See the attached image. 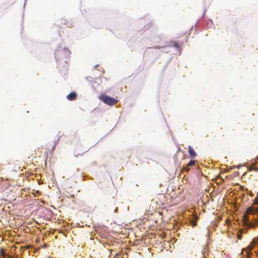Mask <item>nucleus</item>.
Returning <instances> with one entry per match:
<instances>
[{"label": "nucleus", "instance_id": "obj_4", "mask_svg": "<svg viewBox=\"0 0 258 258\" xmlns=\"http://www.w3.org/2000/svg\"><path fill=\"white\" fill-rule=\"evenodd\" d=\"M255 243L256 241H255L254 239H253L251 243L248 246V250H246V254L247 255V258H250V254H251L250 251L253 249V246L255 244Z\"/></svg>", "mask_w": 258, "mask_h": 258}, {"label": "nucleus", "instance_id": "obj_14", "mask_svg": "<svg viewBox=\"0 0 258 258\" xmlns=\"http://www.w3.org/2000/svg\"><path fill=\"white\" fill-rule=\"evenodd\" d=\"M11 1V3H13V0H10Z\"/></svg>", "mask_w": 258, "mask_h": 258}, {"label": "nucleus", "instance_id": "obj_11", "mask_svg": "<svg viewBox=\"0 0 258 258\" xmlns=\"http://www.w3.org/2000/svg\"><path fill=\"white\" fill-rule=\"evenodd\" d=\"M1 255H2V256H4L5 255V253L4 252V250L3 249L1 250Z\"/></svg>", "mask_w": 258, "mask_h": 258}, {"label": "nucleus", "instance_id": "obj_10", "mask_svg": "<svg viewBox=\"0 0 258 258\" xmlns=\"http://www.w3.org/2000/svg\"><path fill=\"white\" fill-rule=\"evenodd\" d=\"M254 205H258V197L256 198L254 201Z\"/></svg>", "mask_w": 258, "mask_h": 258}, {"label": "nucleus", "instance_id": "obj_1", "mask_svg": "<svg viewBox=\"0 0 258 258\" xmlns=\"http://www.w3.org/2000/svg\"><path fill=\"white\" fill-rule=\"evenodd\" d=\"M246 214L254 215L258 214V208L249 207L247 211ZM243 223L245 226H248L249 228H253L258 227V218H256L253 222L250 221L249 218L246 215H245L242 219Z\"/></svg>", "mask_w": 258, "mask_h": 258}, {"label": "nucleus", "instance_id": "obj_5", "mask_svg": "<svg viewBox=\"0 0 258 258\" xmlns=\"http://www.w3.org/2000/svg\"><path fill=\"white\" fill-rule=\"evenodd\" d=\"M77 94L75 92H72L67 96V98L70 101H74L77 99Z\"/></svg>", "mask_w": 258, "mask_h": 258}, {"label": "nucleus", "instance_id": "obj_2", "mask_svg": "<svg viewBox=\"0 0 258 258\" xmlns=\"http://www.w3.org/2000/svg\"><path fill=\"white\" fill-rule=\"evenodd\" d=\"M71 51L68 48H60L57 49L54 53L55 58L58 62L59 68H60V61H63L66 63L65 67H67V61L70 56Z\"/></svg>", "mask_w": 258, "mask_h": 258}, {"label": "nucleus", "instance_id": "obj_7", "mask_svg": "<svg viewBox=\"0 0 258 258\" xmlns=\"http://www.w3.org/2000/svg\"><path fill=\"white\" fill-rule=\"evenodd\" d=\"M195 164V161L190 160L187 164V166H191Z\"/></svg>", "mask_w": 258, "mask_h": 258}, {"label": "nucleus", "instance_id": "obj_8", "mask_svg": "<svg viewBox=\"0 0 258 258\" xmlns=\"http://www.w3.org/2000/svg\"><path fill=\"white\" fill-rule=\"evenodd\" d=\"M173 46L174 47H176L177 48H179V46L178 43L176 42V41H173Z\"/></svg>", "mask_w": 258, "mask_h": 258}, {"label": "nucleus", "instance_id": "obj_6", "mask_svg": "<svg viewBox=\"0 0 258 258\" xmlns=\"http://www.w3.org/2000/svg\"><path fill=\"white\" fill-rule=\"evenodd\" d=\"M188 152L189 156L191 158H194L197 156V153L195 151V150L192 149L190 146H188Z\"/></svg>", "mask_w": 258, "mask_h": 258}, {"label": "nucleus", "instance_id": "obj_3", "mask_svg": "<svg viewBox=\"0 0 258 258\" xmlns=\"http://www.w3.org/2000/svg\"><path fill=\"white\" fill-rule=\"evenodd\" d=\"M99 98L105 104L110 106L116 104L118 101L116 99L111 97L105 94H101L99 97Z\"/></svg>", "mask_w": 258, "mask_h": 258}, {"label": "nucleus", "instance_id": "obj_12", "mask_svg": "<svg viewBox=\"0 0 258 258\" xmlns=\"http://www.w3.org/2000/svg\"><path fill=\"white\" fill-rule=\"evenodd\" d=\"M253 169H254L255 171L258 170V167H253Z\"/></svg>", "mask_w": 258, "mask_h": 258}, {"label": "nucleus", "instance_id": "obj_13", "mask_svg": "<svg viewBox=\"0 0 258 258\" xmlns=\"http://www.w3.org/2000/svg\"><path fill=\"white\" fill-rule=\"evenodd\" d=\"M117 210V208H116L115 210H114V212H116Z\"/></svg>", "mask_w": 258, "mask_h": 258}, {"label": "nucleus", "instance_id": "obj_9", "mask_svg": "<svg viewBox=\"0 0 258 258\" xmlns=\"http://www.w3.org/2000/svg\"><path fill=\"white\" fill-rule=\"evenodd\" d=\"M189 169H189V168L188 167V166H186V167H185L183 168V169H182V170H185V171H186V172H188V171L189 170Z\"/></svg>", "mask_w": 258, "mask_h": 258}]
</instances>
